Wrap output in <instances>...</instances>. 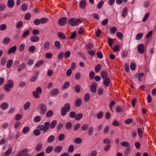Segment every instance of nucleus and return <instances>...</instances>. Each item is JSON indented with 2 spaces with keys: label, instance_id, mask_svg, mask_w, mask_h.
<instances>
[{
  "label": "nucleus",
  "instance_id": "2f4dec72",
  "mask_svg": "<svg viewBox=\"0 0 156 156\" xmlns=\"http://www.w3.org/2000/svg\"><path fill=\"white\" fill-rule=\"evenodd\" d=\"M13 63V60L12 59H9L6 64V67L8 68H9L11 66Z\"/></svg>",
  "mask_w": 156,
  "mask_h": 156
},
{
  "label": "nucleus",
  "instance_id": "5701e85b",
  "mask_svg": "<svg viewBox=\"0 0 156 156\" xmlns=\"http://www.w3.org/2000/svg\"><path fill=\"white\" fill-rule=\"evenodd\" d=\"M120 145L124 147L127 148H129L130 144L127 141H124L121 142L120 143Z\"/></svg>",
  "mask_w": 156,
  "mask_h": 156
},
{
  "label": "nucleus",
  "instance_id": "79ce46f5",
  "mask_svg": "<svg viewBox=\"0 0 156 156\" xmlns=\"http://www.w3.org/2000/svg\"><path fill=\"white\" fill-rule=\"evenodd\" d=\"M65 137V135L63 133H61L58 136V140L59 141H62L63 140Z\"/></svg>",
  "mask_w": 156,
  "mask_h": 156
},
{
  "label": "nucleus",
  "instance_id": "0e129e2a",
  "mask_svg": "<svg viewBox=\"0 0 156 156\" xmlns=\"http://www.w3.org/2000/svg\"><path fill=\"white\" fill-rule=\"evenodd\" d=\"M117 37L120 40H122L123 38V34L120 32H117L116 33Z\"/></svg>",
  "mask_w": 156,
  "mask_h": 156
},
{
  "label": "nucleus",
  "instance_id": "aec40b11",
  "mask_svg": "<svg viewBox=\"0 0 156 156\" xmlns=\"http://www.w3.org/2000/svg\"><path fill=\"white\" fill-rule=\"evenodd\" d=\"M86 2L85 0H81L80 4V7L81 9H84L86 6Z\"/></svg>",
  "mask_w": 156,
  "mask_h": 156
},
{
  "label": "nucleus",
  "instance_id": "473e14b6",
  "mask_svg": "<svg viewBox=\"0 0 156 156\" xmlns=\"http://www.w3.org/2000/svg\"><path fill=\"white\" fill-rule=\"evenodd\" d=\"M143 33H138L136 36V40H139L141 39L143 37Z\"/></svg>",
  "mask_w": 156,
  "mask_h": 156
},
{
  "label": "nucleus",
  "instance_id": "6e6d98bb",
  "mask_svg": "<svg viewBox=\"0 0 156 156\" xmlns=\"http://www.w3.org/2000/svg\"><path fill=\"white\" fill-rule=\"evenodd\" d=\"M80 85L77 84L75 87V90L77 93H79L80 91Z\"/></svg>",
  "mask_w": 156,
  "mask_h": 156
},
{
  "label": "nucleus",
  "instance_id": "cd10ccee",
  "mask_svg": "<svg viewBox=\"0 0 156 156\" xmlns=\"http://www.w3.org/2000/svg\"><path fill=\"white\" fill-rule=\"evenodd\" d=\"M72 126V123L70 122H67L65 125V128L68 130H70Z\"/></svg>",
  "mask_w": 156,
  "mask_h": 156
},
{
  "label": "nucleus",
  "instance_id": "ea45409f",
  "mask_svg": "<svg viewBox=\"0 0 156 156\" xmlns=\"http://www.w3.org/2000/svg\"><path fill=\"white\" fill-rule=\"evenodd\" d=\"M116 110L117 112L121 113L124 110V108L118 106L116 107Z\"/></svg>",
  "mask_w": 156,
  "mask_h": 156
},
{
  "label": "nucleus",
  "instance_id": "c756f323",
  "mask_svg": "<svg viewBox=\"0 0 156 156\" xmlns=\"http://www.w3.org/2000/svg\"><path fill=\"white\" fill-rule=\"evenodd\" d=\"M54 45L55 48L57 49H59L61 48V44L60 42L56 41L55 42Z\"/></svg>",
  "mask_w": 156,
  "mask_h": 156
},
{
  "label": "nucleus",
  "instance_id": "72a5a7b5",
  "mask_svg": "<svg viewBox=\"0 0 156 156\" xmlns=\"http://www.w3.org/2000/svg\"><path fill=\"white\" fill-rule=\"evenodd\" d=\"M36 49V47L34 45H32L29 47L28 51L30 53H33L35 51Z\"/></svg>",
  "mask_w": 156,
  "mask_h": 156
},
{
  "label": "nucleus",
  "instance_id": "bf43d9fd",
  "mask_svg": "<svg viewBox=\"0 0 156 156\" xmlns=\"http://www.w3.org/2000/svg\"><path fill=\"white\" fill-rule=\"evenodd\" d=\"M80 123H78L76 125L74 126L73 129L74 131H77L80 127Z\"/></svg>",
  "mask_w": 156,
  "mask_h": 156
},
{
  "label": "nucleus",
  "instance_id": "603ef678",
  "mask_svg": "<svg viewBox=\"0 0 156 156\" xmlns=\"http://www.w3.org/2000/svg\"><path fill=\"white\" fill-rule=\"evenodd\" d=\"M71 55V52L70 51L68 50L66 51L64 53V57L66 58L69 57Z\"/></svg>",
  "mask_w": 156,
  "mask_h": 156
},
{
  "label": "nucleus",
  "instance_id": "393cba45",
  "mask_svg": "<svg viewBox=\"0 0 156 156\" xmlns=\"http://www.w3.org/2000/svg\"><path fill=\"white\" fill-rule=\"evenodd\" d=\"M30 102L28 101L23 106V109L24 110H28L30 107Z\"/></svg>",
  "mask_w": 156,
  "mask_h": 156
},
{
  "label": "nucleus",
  "instance_id": "69168bd1",
  "mask_svg": "<svg viewBox=\"0 0 156 156\" xmlns=\"http://www.w3.org/2000/svg\"><path fill=\"white\" fill-rule=\"evenodd\" d=\"M74 146L71 145L69 146L68 148V151L69 153L72 152L74 150Z\"/></svg>",
  "mask_w": 156,
  "mask_h": 156
},
{
  "label": "nucleus",
  "instance_id": "c9c22d12",
  "mask_svg": "<svg viewBox=\"0 0 156 156\" xmlns=\"http://www.w3.org/2000/svg\"><path fill=\"white\" fill-rule=\"evenodd\" d=\"M53 112L51 110H49L48 111L46 114V117L47 118H49L52 116L53 114Z\"/></svg>",
  "mask_w": 156,
  "mask_h": 156
},
{
  "label": "nucleus",
  "instance_id": "f03ea898",
  "mask_svg": "<svg viewBox=\"0 0 156 156\" xmlns=\"http://www.w3.org/2000/svg\"><path fill=\"white\" fill-rule=\"evenodd\" d=\"M81 20L80 19H76L74 18H70L68 20L69 24L72 26H76L81 23Z\"/></svg>",
  "mask_w": 156,
  "mask_h": 156
},
{
  "label": "nucleus",
  "instance_id": "49530a36",
  "mask_svg": "<svg viewBox=\"0 0 156 156\" xmlns=\"http://www.w3.org/2000/svg\"><path fill=\"white\" fill-rule=\"evenodd\" d=\"M101 76L103 79L107 78L108 74L105 71H103L101 73Z\"/></svg>",
  "mask_w": 156,
  "mask_h": 156
},
{
  "label": "nucleus",
  "instance_id": "a878e982",
  "mask_svg": "<svg viewBox=\"0 0 156 156\" xmlns=\"http://www.w3.org/2000/svg\"><path fill=\"white\" fill-rule=\"evenodd\" d=\"M57 35L59 38L62 39H65L66 38V37L65 35L62 32H58V33Z\"/></svg>",
  "mask_w": 156,
  "mask_h": 156
},
{
  "label": "nucleus",
  "instance_id": "dca6fc26",
  "mask_svg": "<svg viewBox=\"0 0 156 156\" xmlns=\"http://www.w3.org/2000/svg\"><path fill=\"white\" fill-rule=\"evenodd\" d=\"M30 39L32 42H37L39 40L40 38L38 36L34 35L30 37Z\"/></svg>",
  "mask_w": 156,
  "mask_h": 156
},
{
  "label": "nucleus",
  "instance_id": "6e6552de",
  "mask_svg": "<svg viewBox=\"0 0 156 156\" xmlns=\"http://www.w3.org/2000/svg\"><path fill=\"white\" fill-rule=\"evenodd\" d=\"M67 18L65 17H63L60 18L58 20V23L60 26H62L66 24Z\"/></svg>",
  "mask_w": 156,
  "mask_h": 156
},
{
  "label": "nucleus",
  "instance_id": "338daca9",
  "mask_svg": "<svg viewBox=\"0 0 156 156\" xmlns=\"http://www.w3.org/2000/svg\"><path fill=\"white\" fill-rule=\"evenodd\" d=\"M74 142L76 144H79L82 142V140L80 138L78 137L75 139Z\"/></svg>",
  "mask_w": 156,
  "mask_h": 156
},
{
  "label": "nucleus",
  "instance_id": "4468645a",
  "mask_svg": "<svg viewBox=\"0 0 156 156\" xmlns=\"http://www.w3.org/2000/svg\"><path fill=\"white\" fill-rule=\"evenodd\" d=\"M82 104V99L81 98H78L75 101V106L77 107H80Z\"/></svg>",
  "mask_w": 156,
  "mask_h": 156
},
{
  "label": "nucleus",
  "instance_id": "f8f14e48",
  "mask_svg": "<svg viewBox=\"0 0 156 156\" xmlns=\"http://www.w3.org/2000/svg\"><path fill=\"white\" fill-rule=\"evenodd\" d=\"M39 74V72L37 71H35L34 73V75L32 76L30 79L31 82L35 81L37 79V76Z\"/></svg>",
  "mask_w": 156,
  "mask_h": 156
},
{
  "label": "nucleus",
  "instance_id": "9b49d317",
  "mask_svg": "<svg viewBox=\"0 0 156 156\" xmlns=\"http://www.w3.org/2000/svg\"><path fill=\"white\" fill-rule=\"evenodd\" d=\"M59 93V90L57 88L52 89L50 92V94L52 96H54L57 95Z\"/></svg>",
  "mask_w": 156,
  "mask_h": 156
},
{
  "label": "nucleus",
  "instance_id": "052dcab7",
  "mask_svg": "<svg viewBox=\"0 0 156 156\" xmlns=\"http://www.w3.org/2000/svg\"><path fill=\"white\" fill-rule=\"evenodd\" d=\"M41 23L44 24L46 23L48 21V20L46 18H42L40 19Z\"/></svg>",
  "mask_w": 156,
  "mask_h": 156
},
{
  "label": "nucleus",
  "instance_id": "3c124183",
  "mask_svg": "<svg viewBox=\"0 0 156 156\" xmlns=\"http://www.w3.org/2000/svg\"><path fill=\"white\" fill-rule=\"evenodd\" d=\"M88 125L87 123L84 124L82 126L81 129L83 131H85L88 128Z\"/></svg>",
  "mask_w": 156,
  "mask_h": 156
},
{
  "label": "nucleus",
  "instance_id": "37998d69",
  "mask_svg": "<svg viewBox=\"0 0 156 156\" xmlns=\"http://www.w3.org/2000/svg\"><path fill=\"white\" fill-rule=\"evenodd\" d=\"M30 129V128L28 126H26L23 128L22 132L23 134H26L29 131Z\"/></svg>",
  "mask_w": 156,
  "mask_h": 156
},
{
  "label": "nucleus",
  "instance_id": "6ab92c4d",
  "mask_svg": "<svg viewBox=\"0 0 156 156\" xmlns=\"http://www.w3.org/2000/svg\"><path fill=\"white\" fill-rule=\"evenodd\" d=\"M9 107L8 104L6 102H3L0 105V108L3 110L7 109Z\"/></svg>",
  "mask_w": 156,
  "mask_h": 156
},
{
  "label": "nucleus",
  "instance_id": "f257e3e1",
  "mask_svg": "<svg viewBox=\"0 0 156 156\" xmlns=\"http://www.w3.org/2000/svg\"><path fill=\"white\" fill-rule=\"evenodd\" d=\"M57 123V121L56 120H53L51 124L49 122H47L44 123V126H40L41 129L44 130V132H47L49 129V127L51 129L54 128L56 126Z\"/></svg>",
  "mask_w": 156,
  "mask_h": 156
},
{
  "label": "nucleus",
  "instance_id": "864d4df0",
  "mask_svg": "<svg viewBox=\"0 0 156 156\" xmlns=\"http://www.w3.org/2000/svg\"><path fill=\"white\" fill-rule=\"evenodd\" d=\"M127 11V9L126 7L124 8L122 11V16L123 17H125L126 16Z\"/></svg>",
  "mask_w": 156,
  "mask_h": 156
},
{
  "label": "nucleus",
  "instance_id": "7c9ffc66",
  "mask_svg": "<svg viewBox=\"0 0 156 156\" xmlns=\"http://www.w3.org/2000/svg\"><path fill=\"white\" fill-rule=\"evenodd\" d=\"M11 39L9 37H6L5 38L3 41V43L5 44H7L10 41Z\"/></svg>",
  "mask_w": 156,
  "mask_h": 156
},
{
  "label": "nucleus",
  "instance_id": "774afa93",
  "mask_svg": "<svg viewBox=\"0 0 156 156\" xmlns=\"http://www.w3.org/2000/svg\"><path fill=\"white\" fill-rule=\"evenodd\" d=\"M103 142L105 144H110L111 142V141L110 139L108 138H105L103 140Z\"/></svg>",
  "mask_w": 156,
  "mask_h": 156
},
{
  "label": "nucleus",
  "instance_id": "a211bd4d",
  "mask_svg": "<svg viewBox=\"0 0 156 156\" xmlns=\"http://www.w3.org/2000/svg\"><path fill=\"white\" fill-rule=\"evenodd\" d=\"M28 152V149L26 148L20 151L16 156H23L25 155Z\"/></svg>",
  "mask_w": 156,
  "mask_h": 156
},
{
  "label": "nucleus",
  "instance_id": "9d476101",
  "mask_svg": "<svg viewBox=\"0 0 156 156\" xmlns=\"http://www.w3.org/2000/svg\"><path fill=\"white\" fill-rule=\"evenodd\" d=\"M50 47V43L48 41H45L43 45V48L44 50L47 51Z\"/></svg>",
  "mask_w": 156,
  "mask_h": 156
},
{
  "label": "nucleus",
  "instance_id": "ddd939ff",
  "mask_svg": "<svg viewBox=\"0 0 156 156\" xmlns=\"http://www.w3.org/2000/svg\"><path fill=\"white\" fill-rule=\"evenodd\" d=\"M97 84L95 82L92 83L90 86V90L93 93H95L96 91Z\"/></svg>",
  "mask_w": 156,
  "mask_h": 156
},
{
  "label": "nucleus",
  "instance_id": "412c9836",
  "mask_svg": "<svg viewBox=\"0 0 156 156\" xmlns=\"http://www.w3.org/2000/svg\"><path fill=\"white\" fill-rule=\"evenodd\" d=\"M104 79L103 83L105 85L106 87H108L110 83V79L108 78H107Z\"/></svg>",
  "mask_w": 156,
  "mask_h": 156
},
{
  "label": "nucleus",
  "instance_id": "c85d7f7f",
  "mask_svg": "<svg viewBox=\"0 0 156 156\" xmlns=\"http://www.w3.org/2000/svg\"><path fill=\"white\" fill-rule=\"evenodd\" d=\"M53 147L52 146H49L45 150V152L47 153H49L53 151Z\"/></svg>",
  "mask_w": 156,
  "mask_h": 156
},
{
  "label": "nucleus",
  "instance_id": "680f3d73",
  "mask_svg": "<svg viewBox=\"0 0 156 156\" xmlns=\"http://www.w3.org/2000/svg\"><path fill=\"white\" fill-rule=\"evenodd\" d=\"M94 47V45L91 43H88L86 46V48L87 49H92Z\"/></svg>",
  "mask_w": 156,
  "mask_h": 156
},
{
  "label": "nucleus",
  "instance_id": "4d7b16f0",
  "mask_svg": "<svg viewBox=\"0 0 156 156\" xmlns=\"http://www.w3.org/2000/svg\"><path fill=\"white\" fill-rule=\"evenodd\" d=\"M90 95L89 93H86L84 96V99L86 102H88L89 100Z\"/></svg>",
  "mask_w": 156,
  "mask_h": 156
},
{
  "label": "nucleus",
  "instance_id": "bb28decb",
  "mask_svg": "<svg viewBox=\"0 0 156 156\" xmlns=\"http://www.w3.org/2000/svg\"><path fill=\"white\" fill-rule=\"evenodd\" d=\"M70 83L68 81L66 82L63 85L62 89L65 90L67 89L69 86Z\"/></svg>",
  "mask_w": 156,
  "mask_h": 156
},
{
  "label": "nucleus",
  "instance_id": "13d9d810",
  "mask_svg": "<svg viewBox=\"0 0 156 156\" xmlns=\"http://www.w3.org/2000/svg\"><path fill=\"white\" fill-rule=\"evenodd\" d=\"M41 119V118L40 116H37L34 118V121L36 122H40Z\"/></svg>",
  "mask_w": 156,
  "mask_h": 156
},
{
  "label": "nucleus",
  "instance_id": "a19ab883",
  "mask_svg": "<svg viewBox=\"0 0 156 156\" xmlns=\"http://www.w3.org/2000/svg\"><path fill=\"white\" fill-rule=\"evenodd\" d=\"M94 129L93 127H90L88 129V134L89 136H91L93 133Z\"/></svg>",
  "mask_w": 156,
  "mask_h": 156
},
{
  "label": "nucleus",
  "instance_id": "c03bdc74",
  "mask_svg": "<svg viewBox=\"0 0 156 156\" xmlns=\"http://www.w3.org/2000/svg\"><path fill=\"white\" fill-rule=\"evenodd\" d=\"M116 30L117 28L116 27H112L110 29V32L111 34H114L116 32Z\"/></svg>",
  "mask_w": 156,
  "mask_h": 156
},
{
  "label": "nucleus",
  "instance_id": "5fc2aeb1",
  "mask_svg": "<svg viewBox=\"0 0 156 156\" xmlns=\"http://www.w3.org/2000/svg\"><path fill=\"white\" fill-rule=\"evenodd\" d=\"M25 45L24 44H21L19 46V50L20 52H21L24 49Z\"/></svg>",
  "mask_w": 156,
  "mask_h": 156
},
{
  "label": "nucleus",
  "instance_id": "09e8293b",
  "mask_svg": "<svg viewBox=\"0 0 156 156\" xmlns=\"http://www.w3.org/2000/svg\"><path fill=\"white\" fill-rule=\"evenodd\" d=\"M101 65L100 64H98L95 66V70L96 72H99L101 69Z\"/></svg>",
  "mask_w": 156,
  "mask_h": 156
},
{
  "label": "nucleus",
  "instance_id": "1a4fd4ad",
  "mask_svg": "<svg viewBox=\"0 0 156 156\" xmlns=\"http://www.w3.org/2000/svg\"><path fill=\"white\" fill-rule=\"evenodd\" d=\"M137 50L138 53L140 54H143L144 51V47L143 44H141L137 46Z\"/></svg>",
  "mask_w": 156,
  "mask_h": 156
},
{
  "label": "nucleus",
  "instance_id": "39448f33",
  "mask_svg": "<svg viewBox=\"0 0 156 156\" xmlns=\"http://www.w3.org/2000/svg\"><path fill=\"white\" fill-rule=\"evenodd\" d=\"M40 112L42 115L46 113L48 110V108L46 104L44 103H41L39 105L38 108Z\"/></svg>",
  "mask_w": 156,
  "mask_h": 156
},
{
  "label": "nucleus",
  "instance_id": "20e7f679",
  "mask_svg": "<svg viewBox=\"0 0 156 156\" xmlns=\"http://www.w3.org/2000/svg\"><path fill=\"white\" fill-rule=\"evenodd\" d=\"M14 85V82L12 80H9L6 84L4 86V90L6 92H9L10 91V89L12 88Z\"/></svg>",
  "mask_w": 156,
  "mask_h": 156
},
{
  "label": "nucleus",
  "instance_id": "e433bc0d",
  "mask_svg": "<svg viewBox=\"0 0 156 156\" xmlns=\"http://www.w3.org/2000/svg\"><path fill=\"white\" fill-rule=\"evenodd\" d=\"M44 63V61L43 60L39 61L37 62L35 65V66L37 67H38L42 65Z\"/></svg>",
  "mask_w": 156,
  "mask_h": 156
},
{
  "label": "nucleus",
  "instance_id": "b1692460",
  "mask_svg": "<svg viewBox=\"0 0 156 156\" xmlns=\"http://www.w3.org/2000/svg\"><path fill=\"white\" fill-rule=\"evenodd\" d=\"M62 150V147L60 146H58L56 147L54 149V151L57 153H60Z\"/></svg>",
  "mask_w": 156,
  "mask_h": 156
},
{
  "label": "nucleus",
  "instance_id": "e2e57ef3",
  "mask_svg": "<svg viewBox=\"0 0 156 156\" xmlns=\"http://www.w3.org/2000/svg\"><path fill=\"white\" fill-rule=\"evenodd\" d=\"M136 67V65L134 62H131L130 65V68L132 70H134L135 69Z\"/></svg>",
  "mask_w": 156,
  "mask_h": 156
},
{
  "label": "nucleus",
  "instance_id": "8fccbe9b",
  "mask_svg": "<svg viewBox=\"0 0 156 156\" xmlns=\"http://www.w3.org/2000/svg\"><path fill=\"white\" fill-rule=\"evenodd\" d=\"M29 34V31L28 30H26L23 33L22 35V37L23 38L26 37Z\"/></svg>",
  "mask_w": 156,
  "mask_h": 156
},
{
  "label": "nucleus",
  "instance_id": "2eb2a0df",
  "mask_svg": "<svg viewBox=\"0 0 156 156\" xmlns=\"http://www.w3.org/2000/svg\"><path fill=\"white\" fill-rule=\"evenodd\" d=\"M17 49V47L16 46L14 45L11 47L9 49L8 51V53L9 54H11L12 53L15 52Z\"/></svg>",
  "mask_w": 156,
  "mask_h": 156
},
{
  "label": "nucleus",
  "instance_id": "0eeeda50",
  "mask_svg": "<svg viewBox=\"0 0 156 156\" xmlns=\"http://www.w3.org/2000/svg\"><path fill=\"white\" fill-rule=\"evenodd\" d=\"M44 126L43 125H38L37 126V129H35L33 132L35 136H38L40 135L41 133V131H43V133H44L46 132H44L43 130H42L41 129V126Z\"/></svg>",
  "mask_w": 156,
  "mask_h": 156
},
{
  "label": "nucleus",
  "instance_id": "4c0bfd02",
  "mask_svg": "<svg viewBox=\"0 0 156 156\" xmlns=\"http://www.w3.org/2000/svg\"><path fill=\"white\" fill-rule=\"evenodd\" d=\"M42 146L43 144H42L40 143H38L36 147V150L37 151H40L41 149Z\"/></svg>",
  "mask_w": 156,
  "mask_h": 156
},
{
  "label": "nucleus",
  "instance_id": "7ed1b4c3",
  "mask_svg": "<svg viewBox=\"0 0 156 156\" xmlns=\"http://www.w3.org/2000/svg\"><path fill=\"white\" fill-rule=\"evenodd\" d=\"M71 109V107L69 103L66 104L61 109V115L62 116H65L67 112H69Z\"/></svg>",
  "mask_w": 156,
  "mask_h": 156
},
{
  "label": "nucleus",
  "instance_id": "423d86ee",
  "mask_svg": "<svg viewBox=\"0 0 156 156\" xmlns=\"http://www.w3.org/2000/svg\"><path fill=\"white\" fill-rule=\"evenodd\" d=\"M41 88L40 87H37L36 90L33 92V94L34 97L36 98H39V94L41 93Z\"/></svg>",
  "mask_w": 156,
  "mask_h": 156
},
{
  "label": "nucleus",
  "instance_id": "58836bf2",
  "mask_svg": "<svg viewBox=\"0 0 156 156\" xmlns=\"http://www.w3.org/2000/svg\"><path fill=\"white\" fill-rule=\"evenodd\" d=\"M103 115V112L102 111H100L97 114V118L99 119H101L102 118Z\"/></svg>",
  "mask_w": 156,
  "mask_h": 156
},
{
  "label": "nucleus",
  "instance_id": "a18cd8bd",
  "mask_svg": "<svg viewBox=\"0 0 156 156\" xmlns=\"http://www.w3.org/2000/svg\"><path fill=\"white\" fill-rule=\"evenodd\" d=\"M7 61V58L5 57H3L1 61V64L2 66L5 65Z\"/></svg>",
  "mask_w": 156,
  "mask_h": 156
},
{
  "label": "nucleus",
  "instance_id": "f704fd0d",
  "mask_svg": "<svg viewBox=\"0 0 156 156\" xmlns=\"http://www.w3.org/2000/svg\"><path fill=\"white\" fill-rule=\"evenodd\" d=\"M83 115L81 113H80L76 115L75 119L77 121L80 120L83 117Z\"/></svg>",
  "mask_w": 156,
  "mask_h": 156
},
{
  "label": "nucleus",
  "instance_id": "de8ad7c7",
  "mask_svg": "<svg viewBox=\"0 0 156 156\" xmlns=\"http://www.w3.org/2000/svg\"><path fill=\"white\" fill-rule=\"evenodd\" d=\"M7 26L5 24H2L0 25V30L4 31L7 28Z\"/></svg>",
  "mask_w": 156,
  "mask_h": 156
},
{
  "label": "nucleus",
  "instance_id": "4be33fe9",
  "mask_svg": "<svg viewBox=\"0 0 156 156\" xmlns=\"http://www.w3.org/2000/svg\"><path fill=\"white\" fill-rule=\"evenodd\" d=\"M55 139V136L54 135H51L48 138L47 141L48 143H51L53 142Z\"/></svg>",
  "mask_w": 156,
  "mask_h": 156
},
{
  "label": "nucleus",
  "instance_id": "f3484780",
  "mask_svg": "<svg viewBox=\"0 0 156 156\" xmlns=\"http://www.w3.org/2000/svg\"><path fill=\"white\" fill-rule=\"evenodd\" d=\"M15 3L13 0H9L7 2V5L9 8H12L14 5Z\"/></svg>",
  "mask_w": 156,
  "mask_h": 156
}]
</instances>
